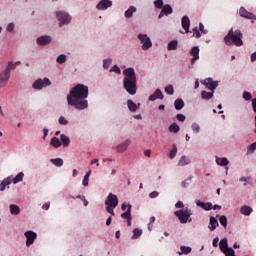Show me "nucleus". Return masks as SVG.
Instances as JSON below:
<instances>
[{
	"instance_id": "nucleus-23",
	"label": "nucleus",
	"mask_w": 256,
	"mask_h": 256,
	"mask_svg": "<svg viewBox=\"0 0 256 256\" xmlns=\"http://www.w3.org/2000/svg\"><path fill=\"white\" fill-rule=\"evenodd\" d=\"M191 164V159L186 155L181 156L180 160L178 161V167H185L186 165Z\"/></svg>"
},
{
	"instance_id": "nucleus-19",
	"label": "nucleus",
	"mask_w": 256,
	"mask_h": 256,
	"mask_svg": "<svg viewBox=\"0 0 256 256\" xmlns=\"http://www.w3.org/2000/svg\"><path fill=\"white\" fill-rule=\"evenodd\" d=\"M196 205L197 207H201V209H203L204 211H211V209H213V203L211 202H201L200 200L196 201Z\"/></svg>"
},
{
	"instance_id": "nucleus-28",
	"label": "nucleus",
	"mask_w": 256,
	"mask_h": 256,
	"mask_svg": "<svg viewBox=\"0 0 256 256\" xmlns=\"http://www.w3.org/2000/svg\"><path fill=\"white\" fill-rule=\"evenodd\" d=\"M9 210L11 215H19L21 213V208L17 204H10Z\"/></svg>"
},
{
	"instance_id": "nucleus-5",
	"label": "nucleus",
	"mask_w": 256,
	"mask_h": 256,
	"mask_svg": "<svg viewBox=\"0 0 256 256\" xmlns=\"http://www.w3.org/2000/svg\"><path fill=\"white\" fill-rule=\"evenodd\" d=\"M174 215L178 217L180 223L185 224V223H191L193 219H191V216L193 215V212L189 208L177 210L174 212Z\"/></svg>"
},
{
	"instance_id": "nucleus-47",
	"label": "nucleus",
	"mask_w": 256,
	"mask_h": 256,
	"mask_svg": "<svg viewBox=\"0 0 256 256\" xmlns=\"http://www.w3.org/2000/svg\"><path fill=\"white\" fill-rule=\"evenodd\" d=\"M11 69H15V64L13 63V61L8 62V65L6 66L4 71H6V73H11Z\"/></svg>"
},
{
	"instance_id": "nucleus-20",
	"label": "nucleus",
	"mask_w": 256,
	"mask_h": 256,
	"mask_svg": "<svg viewBox=\"0 0 256 256\" xmlns=\"http://www.w3.org/2000/svg\"><path fill=\"white\" fill-rule=\"evenodd\" d=\"M13 183V176H8L0 183V191H5Z\"/></svg>"
},
{
	"instance_id": "nucleus-4",
	"label": "nucleus",
	"mask_w": 256,
	"mask_h": 256,
	"mask_svg": "<svg viewBox=\"0 0 256 256\" xmlns=\"http://www.w3.org/2000/svg\"><path fill=\"white\" fill-rule=\"evenodd\" d=\"M105 205L107 213H110L112 217H115V209L117 208V205H119V199L117 198V195L109 193L105 200Z\"/></svg>"
},
{
	"instance_id": "nucleus-10",
	"label": "nucleus",
	"mask_w": 256,
	"mask_h": 256,
	"mask_svg": "<svg viewBox=\"0 0 256 256\" xmlns=\"http://www.w3.org/2000/svg\"><path fill=\"white\" fill-rule=\"evenodd\" d=\"M239 15L240 17H243L244 19H250L253 23V21H256V15L247 11L245 7H240L239 9Z\"/></svg>"
},
{
	"instance_id": "nucleus-18",
	"label": "nucleus",
	"mask_w": 256,
	"mask_h": 256,
	"mask_svg": "<svg viewBox=\"0 0 256 256\" xmlns=\"http://www.w3.org/2000/svg\"><path fill=\"white\" fill-rule=\"evenodd\" d=\"M182 28L185 30V33H189V28L191 27V20L189 16H183L181 20Z\"/></svg>"
},
{
	"instance_id": "nucleus-34",
	"label": "nucleus",
	"mask_w": 256,
	"mask_h": 256,
	"mask_svg": "<svg viewBox=\"0 0 256 256\" xmlns=\"http://www.w3.org/2000/svg\"><path fill=\"white\" fill-rule=\"evenodd\" d=\"M170 133H179L181 131V127L177 123H173L169 126Z\"/></svg>"
},
{
	"instance_id": "nucleus-59",
	"label": "nucleus",
	"mask_w": 256,
	"mask_h": 256,
	"mask_svg": "<svg viewBox=\"0 0 256 256\" xmlns=\"http://www.w3.org/2000/svg\"><path fill=\"white\" fill-rule=\"evenodd\" d=\"M176 209H183V207H185V205L183 204V201H178L175 204Z\"/></svg>"
},
{
	"instance_id": "nucleus-8",
	"label": "nucleus",
	"mask_w": 256,
	"mask_h": 256,
	"mask_svg": "<svg viewBox=\"0 0 256 256\" xmlns=\"http://www.w3.org/2000/svg\"><path fill=\"white\" fill-rule=\"evenodd\" d=\"M49 85H51V80H49V78H44V79L36 80L33 83L32 87L33 89H37L38 91H41L43 87H49Z\"/></svg>"
},
{
	"instance_id": "nucleus-35",
	"label": "nucleus",
	"mask_w": 256,
	"mask_h": 256,
	"mask_svg": "<svg viewBox=\"0 0 256 256\" xmlns=\"http://www.w3.org/2000/svg\"><path fill=\"white\" fill-rule=\"evenodd\" d=\"M60 139L64 147H69V143H71V139H69L67 135L62 134L60 136Z\"/></svg>"
},
{
	"instance_id": "nucleus-62",
	"label": "nucleus",
	"mask_w": 256,
	"mask_h": 256,
	"mask_svg": "<svg viewBox=\"0 0 256 256\" xmlns=\"http://www.w3.org/2000/svg\"><path fill=\"white\" fill-rule=\"evenodd\" d=\"M212 245L213 247H217V245H219V237H215L212 241Z\"/></svg>"
},
{
	"instance_id": "nucleus-14",
	"label": "nucleus",
	"mask_w": 256,
	"mask_h": 256,
	"mask_svg": "<svg viewBox=\"0 0 256 256\" xmlns=\"http://www.w3.org/2000/svg\"><path fill=\"white\" fill-rule=\"evenodd\" d=\"M129 145H131V139H127L118 146L115 147L117 153H125L127 149H129Z\"/></svg>"
},
{
	"instance_id": "nucleus-24",
	"label": "nucleus",
	"mask_w": 256,
	"mask_h": 256,
	"mask_svg": "<svg viewBox=\"0 0 256 256\" xmlns=\"http://www.w3.org/2000/svg\"><path fill=\"white\" fill-rule=\"evenodd\" d=\"M240 213H241V215H245V217H249V215H251V213H253V208H251L250 206H247V205H243L240 208Z\"/></svg>"
},
{
	"instance_id": "nucleus-1",
	"label": "nucleus",
	"mask_w": 256,
	"mask_h": 256,
	"mask_svg": "<svg viewBox=\"0 0 256 256\" xmlns=\"http://www.w3.org/2000/svg\"><path fill=\"white\" fill-rule=\"evenodd\" d=\"M89 97V87L83 84L74 86L67 95V103L70 107H75L78 111H83L89 107L87 98Z\"/></svg>"
},
{
	"instance_id": "nucleus-39",
	"label": "nucleus",
	"mask_w": 256,
	"mask_h": 256,
	"mask_svg": "<svg viewBox=\"0 0 256 256\" xmlns=\"http://www.w3.org/2000/svg\"><path fill=\"white\" fill-rule=\"evenodd\" d=\"M201 96L202 99L209 101V99H213V92L202 91Z\"/></svg>"
},
{
	"instance_id": "nucleus-54",
	"label": "nucleus",
	"mask_w": 256,
	"mask_h": 256,
	"mask_svg": "<svg viewBox=\"0 0 256 256\" xmlns=\"http://www.w3.org/2000/svg\"><path fill=\"white\" fill-rule=\"evenodd\" d=\"M243 99H245V101H251V99H253V96L251 95L250 92L245 91L243 93Z\"/></svg>"
},
{
	"instance_id": "nucleus-37",
	"label": "nucleus",
	"mask_w": 256,
	"mask_h": 256,
	"mask_svg": "<svg viewBox=\"0 0 256 256\" xmlns=\"http://www.w3.org/2000/svg\"><path fill=\"white\" fill-rule=\"evenodd\" d=\"M131 207L132 206H128L126 212L121 214L122 219H133V216H131Z\"/></svg>"
},
{
	"instance_id": "nucleus-25",
	"label": "nucleus",
	"mask_w": 256,
	"mask_h": 256,
	"mask_svg": "<svg viewBox=\"0 0 256 256\" xmlns=\"http://www.w3.org/2000/svg\"><path fill=\"white\" fill-rule=\"evenodd\" d=\"M137 13V7L135 6H130L125 12H124V16L126 19H131V17H133V14Z\"/></svg>"
},
{
	"instance_id": "nucleus-42",
	"label": "nucleus",
	"mask_w": 256,
	"mask_h": 256,
	"mask_svg": "<svg viewBox=\"0 0 256 256\" xmlns=\"http://www.w3.org/2000/svg\"><path fill=\"white\" fill-rule=\"evenodd\" d=\"M51 163H53L55 167H63V159L61 158L51 159Z\"/></svg>"
},
{
	"instance_id": "nucleus-38",
	"label": "nucleus",
	"mask_w": 256,
	"mask_h": 256,
	"mask_svg": "<svg viewBox=\"0 0 256 256\" xmlns=\"http://www.w3.org/2000/svg\"><path fill=\"white\" fill-rule=\"evenodd\" d=\"M141 235H143V230L139 229V228H135L133 230L132 239H139V237H141Z\"/></svg>"
},
{
	"instance_id": "nucleus-52",
	"label": "nucleus",
	"mask_w": 256,
	"mask_h": 256,
	"mask_svg": "<svg viewBox=\"0 0 256 256\" xmlns=\"http://www.w3.org/2000/svg\"><path fill=\"white\" fill-rule=\"evenodd\" d=\"M111 59L110 58H107V59H104L103 60V68L104 69H109V66L111 65Z\"/></svg>"
},
{
	"instance_id": "nucleus-26",
	"label": "nucleus",
	"mask_w": 256,
	"mask_h": 256,
	"mask_svg": "<svg viewBox=\"0 0 256 256\" xmlns=\"http://www.w3.org/2000/svg\"><path fill=\"white\" fill-rule=\"evenodd\" d=\"M127 105H128V109H129V111H131V113H135V111H137V109H139V107L141 106L140 103L136 104L135 102H133V100H128Z\"/></svg>"
},
{
	"instance_id": "nucleus-57",
	"label": "nucleus",
	"mask_w": 256,
	"mask_h": 256,
	"mask_svg": "<svg viewBox=\"0 0 256 256\" xmlns=\"http://www.w3.org/2000/svg\"><path fill=\"white\" fill-rule=\"evenodd\" d=\"M176 119H177V121H180V123H183L185 121V119H187V117H185L184 114H177Z\"/></svg>"
},
{
	"instance_id": "nucleus-22",
	"label": "nucleus",
	"mask_w": 256,
	"mask_h": 256,
	"mask_svg": "<svg viewBox=\"0 0 256 256\" xmlns=\"http://www.w3.org/2000/svg\"><path fill=\"white\" fill-rule=\"evenodd\" d=\"M38 45H49L51 43V36H40L37 38Z\"/></svg>"
},
{
	"instance_id": "nucleus-46",
	"label": "nucleus",
	"mask_w": 256,
	"mask_h": 256,
	"mask_svg": "<svg viewBox=\"0 0 256 256\" xmlns=\"http://www.w3.org/2000/svg\"><path fill=\"white\" fill-rule=\"evenodd\" d=\"M256 150V142L247 146V153H255Z\"/></svg>"
},
{
	"instance_id": "nucleus-49",
	"label": "nucleus",
	"mask_w": 256,
	"mask_h": 256,
	"mask_svg": "<svg viewBox=\"0 0 256 256\" xmlns=\"http://www.w3.org/2000/svg\"><path fill=\"white\" fill-rule=\"evenodd\" d=\"M163 0H155L154 1V7H156V9H163Z\"/></svg>"
},
{
	"instance_id": "nucleus-29",
	"label": "nucleus",
	"mask_w": 256,
	"mask_h": 256,
	"mask_svg": "<svg viewBox=\"0 0 256 256\" xmlns=\"http://www.w3.org/2000/svg\"><path fill=\"white\" fill-rule=\"evenodd\" d=\"M174 106H175L176 111H181V109H183V107H185V102L183 101V99L178 98L175 100Z\"/></svg>"
},
{
	"instance_id": "nucleus-50",
	"label": "nucleus",
	"mask_w": 256,
	"mask_h": 256,
	"mask_svg": "<svg viewBox=\"0 0 256 256\" xmlns=\"http://www.w3.org/2000/svg\"><path fill=\"white\" fill-rule=\"evenodd\" d=\"M223 253L225 256H235V250H233V248H228L227 250H224Z\"/></svg>"
},
{
	"instance_id": "nucleus-48",
	"label": "nucleus",
	"mask_w": 256,
	"mask_h": 256,
	"mask_svg": "<svg viewBox=\"0 0 256 256\" xmlns=\"http://www.w3.org/2000/svg\"><path fill=\"white\" fill-rule=\"evenodd\" d=\"M6 31H8V33H13V31H15V23L10 22V23L6 26Z\"/></svg>"
},
{
	"instance_id": "nucleus-21",
	"label": "nucleus",
	"mask_w": 256,
	"mask_h": 256,
	"mask_svg": "<svg viewBox=\"0 0 256 256\" xmlns=\"http://www.w3.org/2000/svg\"><path fill=\"white\" fill-rule=\"evenodd\" d=\"M217 227H219V221H217V218H215V216H210L208 228L210 229V231H215Z\"/></svg>"
},
{
	"instance_id": "nucleus-55",
	"label": "nucleus",
	"mask_w": 256,
	"mask_h": 256,
	"mask_svg": "<svg viewBox=\"0 0 256 256\" xmlns=\"http://www.w3.org/2000/svg\"><path fill=\"white\" fill-rule=\"evenodd\" d=\"M110 72L112 73H118V75H121V68H119V66L114 65L111 69Z\"/></svg>"
},
{
	"instance_id": "nucleus-41",
	"label": "nucleus",
	"mask_w": 256,
	"mask_h": 256,
	"mask_svg": "<svg viewBox=\"0 0 256 256\" xmlns=\"http://www.w3.org/2000/svg\"><path fill=\"white\" fill-rule=\"evenodd\" d=\"M169 157H170V159H175V157H177V145L176 144L172 145V149L170 151Z\"/></svg>"
},
{
	"instance_id": "nucleus-40",
	"label": "nucleus",
	"mask_w": 256,
	"mask_h": 256,
	"mask_svg": "<svg viewBox=\"0 0 256 256\" xmlns=\"http://www.w3.org/2000/svg\"><path fill=\"white\" fill-rule=\"evenodd\" d=\"M66 61H67V55H65V54H60L56 58V63H59V65H63V63H65Z\"/></svg>"
},
{
	"instance_id": "nucleus-43",
	"label": "nucleus",
	"mask_w": 256,
	"mask_h": 256,
	"mask_svg": "<svg viewBox=\"0 0 256 256\" xmlns=\"http://www.w3.org/2000/svg\"><path fill=\"white\" fill-rule=\"evenodd\" d=\"M191 129H192L193 133H195V134L201 132V126L199 124H197V122L192 123Z\"/></svg>"
},
{
	"instance_id": "nucleus-63",
	"label": "nucleus",
	"mask_w": 256,
	"mask_h": 256,
	"mask_svg": "<svg viewBox=\"0 0 256 256\" xmlns=\"http://www.w3.org/2000/svg\"><path fill=\"white\" fill-rule=\"evenodd\" d=\"M189 183H191V178H188V179L184 180L182 182V187H187V185H189Z\"/></svg>"
},
{
	"instance_id": "nucleus-13",
	"label": "nucleus",
	"mask_w": 256,
	"mask_h": 256,
	"mask_svg": "<svg viewBox=\"0 0 256 256\" xmlns=\"http://www.w3.org/2000/svg\"><path fill=\"white\" fill-rule=\"evenodd\" d=\"M113 6V1L111 0H101L96 8L99 10V11H107V9H109V7H112Z\"/></svg>"
},
{
	"instance_id": "nucleus-3",
	"label": "nucleus",
	"mask_w": 256,
	"mask_h": 256,
	"mask_svg": "<svg viewBox=\"0 0 256 256\" xmlns=\"http://www.w3.org/2000/svg\"><path fill=\"white\" fill-rule=\"evenodd\" d=\"M224 41L228 46L236 45V47H241L243 45V33H241V30L233 31V29H230L224 37Z\"/></svg>"
},
{
	"instance_id": "nucleus-6",
	"label": "nucleus",
	"mask_w": 256,
	"mask_h": 256,
	"mask_svg": "<svg viewBox=\"0 0 256 256\" xmlns=\"http://www.w3.org/2000/svg\"><path fill=\"white\" fill-rule=\"evenodd\" d=\"M137 39L140 41L143 51H149L153 47V42L147 34L140 33L137 35Z\"/></svg>"
},
{
	"instance_id": "nucleus-30",
	"label": "nucleus",
	"mask_w": 256,
	"mask_h": 256,
	"mask_svg": "<svg viewBox=\"0 0 256 256\" xmlns=\"http://www.w3.org/2000/svg\"><path fill=\"white\" fill-rule=\"evenodd\" d=\"M219 247L222 253L225 252L227 249H230L229 244L227 243V238H223L220 240Z\"/></svg>"
},
{
	"instance_id": "nucleus-64",
	"label": "nucleus",
	"mask_w": 256,
	"mask_h": 256,
	"mask_svg": "<svg viewBox=\"0 0 256 256\" xmlns=\"http://www.w3.org/2000/svg\"><path fill=\"white\" fill-rule=\"evenodd\" d=\"M252 109L256 113V98L252 99Z\"/></svg>"
},
{
	"instance_id": "nucleus-7",
	"label": "nucleus",
	"mask_w": 256,
	"mask_h": 256,
	"mask_svg": "<svg viewBox=\"0 0 256 256\" xmlns=\"http://www.w3.org/2000/svg\"><path fill=\"white\" fill-rule=\"evenodd\" d=\"M56 17L59 21L60 27H63V25H69V23H71V16H69V13L65 11H56Z\"/></svg>"
},
{
	"instance_id": "nucleus-11",
	"label": "nucleus",
	"mask_w": 256,
	"mask_h": 256,
	"mask_svg": "<svg viewBox=\"0 0 256 256\" xmlns=\"http://www.w3.org/2000/svg\"><path fill=\"white\" fill-rule=\"evenodd\" d=\"M11 78V73L6 72L3 70L0 73V88L3 89V87H7V84L9 83V79Z\"/></svg>"
},
{
	"instance_id": "nucleus-27",
	"label": "nucleus",
	"mask_w": 256,
	"mask_h": 256,
	"mask_svg": "<svg viewBox=\"0 0 256 256\" xmlns=\"http://www.w3.org/2000/svg\"><path fill=\"white\" fill-rule=\"evenodd\" d=\"M216 163L220 167H227V165H229V160L227 159V157L216 156Z\"/></svg>"
},
{
	"instance_id": "nucleus-15",
	"label": "nucleus",
	"mask_w": 256,
	"mask_h": 256,
	"mask_svg": "<svg viewBox=\"0 0 256 256\" xmlns=\"http://www.w3.org/2000/svg\"><path fill=\"white\" fill-rule=\"evenodd\" d=\"M161 12L158 15V19H162V17H165V15H171V13H173V7H171V5L166 4L161 8Z\"/></svg>"
},
{
	"instance_id": "nucleus-36",
	"label": "nucleus",
	"mask_w": 256,
	"mask_h": 256,
	"mask_svg": "<svg viewBox=\"0 0 256 256\" xmlns=\"http://www.w3.org/2000/svg\"><path fill=\"white\" fill-rule=\"evenodd\" d=\"M50 145L57 149V148L61 147V140H59V138H57V137H53L50 141Z\"/></svg>"
},
{
	"instance_id": "nucleus-61",
	"label": "nucleus",
	"mask_w": 256,
	"mask_h": 256,
	"mask_svg": "<svg viewBox=\"0 0 256 256\" xmlns=\"http://www.w3.org/2000/svg\"><path fill=\"white\" fill-rule=\"evenodd\" d=\"M82 184L84 187H87L89 185V178L85 177L82 180Z\"/></svg>"
},
{
	"instance_id": "nucleus-53",
	"label": "nucleus",
	"mask_w": 256,
	"mask_h": 256,
	"mask_svg": "<svg viewBox=\"0 0 256 256\" xmlns=\"http://www.w3.org/2000/svg\"><path fill=\"white\" fill-rule=\"evenodd\" d=\"M193 37H196L197 39H199V37H201V31L199 30V28H193Z\"/></svg>"
},
{
	"instance_id": "nucleus-33",
	"label": "nucleus",
	"mask_w": 256,
	"mask_h": 256,
	"mask_svg": "<svg viewBox=\"0 0 256 256\" xmlns=\"http://www.w3.org/2000/svg\"><path fill=\"white\" fill-rule=\"evenodd\" d=\"M191 251H192V248L190 246H181L180 252H178V255H189Z\"/></svg>"
},
{
	"instance_id": "nucleus-9",
	"label": "nucleus",
	"mask_w": 256,
	"mask_h": 256,
	"mask_svg": "<svg viewBox=\"0 0 256 256\" xmlns=\"http://www.w3.org/2000/svg\"><path fill=\"white\" fill-rule=\"evenodd\" d=\"M26 237V247H31L33 243H35V239H37V233L34 231L28 230L24 233Z\"/></svg>"
},
{
	"instance_id": "nucleus-16",
	"label": "nucleus",
	"mask_w": 256,
	"mask_h": 256,
	"mask_svg": "<svg viewBox=\"0 0 256 256\" xmlns=\"http://www.w3.org/2000/svg\"><path fill=\"white\" fill-rule=\"evenodd\" d=\"M190 55L192 56L191 58V65H195V62L197 59H199V46H194L190 50Z\"/></svg>"
},
{
	"instance_id": "nucleus-2",
	"label": "nucleus",
	"mask_w": 256,
	"mask_h": 256,
	"mask_svg": "<svg viewBox=\"0 0 256 256\" xmlns=\"http://www.w3.org/2000/svg\"><path fill=\"white\" fill-rule=\"evenodd\" d=\"M124 80L123 87L129 95H135L137 93V76L135 75L134 68H127L123 71Z\"/></svg>"
},
{
	"instance_id": "nucleus-44",
	"label": "nucleus",
	"mask_w": 256,
	"mask_h": 256,
	"mask_svg": "<svg viewBox=\"0 0 256 256\" xmlns=\"http://www.w3.org/2000/svg\"><path fill=\"white\" fill-rule=\"evenodd\" d=\"M164 91L166 95H173L175 93V88H173V85H169L164 88Z\"/></svg>"
},
{
	"instance_id": "nucleus-45",
	"label": "nucleus",
	"mask_w": 256,
	"mask_h": 256,
	"mask_svg": "<svg viewBox=\"0 0 256 256\" xmlns=\"http://www.w3.org/2000/svg\"><path fill=\"white\" fill-rule=\"evenodd\" d=\"M219 223H220V225H222V227L227 229V216H225V215L220 216Z\"/></svg>"
},
{
	"instance_id": "nucleus-32",
	"label": "nucleus",
	"mask_w": 256,
	"mask_h": 256,
	"mask_svg": "<svg viewBox=\"0 0 256 256\" xmlns=\"http://www.w3.org/2000/svg\"><path fill=\"white\" fill-rule=\"evenodd\" d=\"M25 177V173L20 172L14 178H12L13 185H17V183H21L23 178Z\"/></svg>"
},
{
	"instance_id": "nucleus-58",
	"label": "nucleus",
	"mask_w": 256,
	"mask_h": 256,
	"mask_svg": "<svg viewBox=\"0 0 256 256\" xmlns=\"http://www.w3.org/2000/svg\"><path fill=\"white\" fill-rule=\"evenodd\" d=\"M157 197H159V192L157 191H153L149 194L150 199H157Z\"/></svg>"
},
{
	"instance_id": "nucleus-17",
	"label": "nucleus",
	"mask_w": 256,
	"mask_h": 256,
	"mask_svg": "<svg viewBox=\"0 0 256 256\" xmlns=\"http://www.w3.org/2000/svg\"><path fill=\"white\" fill-rule=\"evenodd\" d=\"M157 99L163 100V91L161 89H156L152 95L149 96V101H157Z\"/></svg>"
},
{
	"instance_id": "nucleus-12",
	"label": "nucleus",
	"mask_w": 256,
	"mask_h": 256,
	"mask_svg": "<svg viewBox=\"0 0 256 256\" xmlns=\"http://www.w3.org/2000/svg\"><path fill=\"white\" fill-rule=\"evenodd\" d=\"M202 83L207 87V89H210V91H214L217 89V87H219V82L213 81V78H206L202 81Z\"/></svg>"
},
{
	"instance_id": "nucleus-60",
	"label": "nucleus",
	"mask_w": 256,
	"mask_h": 256,
	"mask_svg": "<svg viewBox=\"0 0 256 256\" xmlns=\"http://www.w3.org/2000/svg\"><path fill=\"white\" fill-rule=\"evenodd\" d=\"M155 223V216L150 217V222L148 224V229L151 231V228L153 227L151 224Z\"/></svg>"
},
{
	"instance_id": "nucleus-56",
	"label": "nucleus",
	"mask_w": 256,
	"mask_h": 256,
	"mask_svg": "<svg viewBox=\"0 0 256 256\" xmlns=\"http://www.w3.org/2000/svg\"><path fill=\"white\" fill-rule=\"evenodd\" d=\"M239 181L244 183V186H247V183H249V181H251V177L242 176V177L239 178Z\"/></svg>"
},
{
	"instance_id": "nucleus-51",
	"label": "nucleus",
	"mask_w": 256,
	"mask_h": 256,
	"mask_svg": "<svg viewBox=\"0 0 256 256\" xmlns=\"http://www.w3.org/2000/svg\"><path fill=\"white\" fill-rule=\"evenodd\" d=\"M58 123L60 125H69V121L67 120V118H65L64 116H60Z\"/></svg>"
},
{
	"instance_id": "nucleus-31",
	"label": "nucleus",
	"mask_w": 256,
	"mask_h": 256,
	"mask_svg": "<svg viewBox=\"0 0 256 256\" xmlns=\"http://www.w3.org/2000/svg\"><path fill=\"white\" fill-rule=\"evenodd\" d=\"M178 46H179V42L177 40H172L168 43L167 50L168 51H177Z\"/></svg>"
}]
</instances>
